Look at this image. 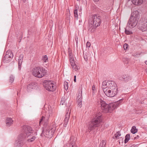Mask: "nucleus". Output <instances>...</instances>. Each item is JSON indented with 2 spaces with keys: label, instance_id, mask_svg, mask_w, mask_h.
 I'll list each match as a JSON object with an SVG mask.
<instances>
[{
  "label": "nucleus",
  "instance_id": "nucleus-40",
  "mask_svg": "<svg viewBox=\"0 0 147 147\" xmlns=\"http://www.w3.org/2000/svg\"><path fill=\"white\" fill-rule=\"evenodd\" d=\"M95 2H97L99 0H93Z\"/></svg>",
  "mask_w": 147,
  "mask_h": 147
},
{
  "label": "nucleus",
  "instance_id": "nucleus-9",
  "mask_svg": "<svg viewBox=\"0 0 147 147\" xmlns=\"http://www.w3.org/2000/svg\"><path fill=\"white\" fill-rule=\"evenodd\" d=\"M43 84L45 89L50 91H53L56 88L55 84L50 81L45 80Z\"/></svg>",
  "mask_w": 147,
  "mask_h": 147
},
{
  "label": "nucleus",
  "instance_id": "nucleus-27",
  "mask_svg": "<svg viewBox=\"0 0 147 147\" xmlns=\"http://www.w3.org/2000/svg\"><path fill=\"white\" fill-rule=\"evenodd\" d=\"M106 144V142L105 140H102L100 145L99 147H105Z\"/></svg>",
  "mask_w": 147,
  "mask_h": 147
},
{
  "label": "nucleus",
  "instance_id": "nucleus-31",
  "mask_svg": "<svg viewBox=\"0 0 147 147\" xmlns=\"http://www.w3.org/2000/svg\"><path fill=\"white\" fill-rule=\"evenodd\" d=\"M42 60L44 62H46L47 61H48V57L46 55L44 56L43 57Z\"/></svg>",
  "mask_w": 147,
  "mask_h": 147
},
{
  "label": "nucleus",
  "instance_id": "nucleus-5",
  "mask_svg": "<svg viewBox=\"0 0 147 147\" xmlns=\"http://www.w3.org/2000/svg\"><path fill=\"white\" fill-rule=\"evenodd\" d=\"M101 22L100 17L99 16L94 15L92 16V18L89 20V30L95 29L97 27L100 26Z\"/></svg>",
  "mask_w": 147,
  "mask_h": 147
},
{
  "label": "nucleus",
  "instance_id": "nucleus-1",
  "mask_svg": "<svg viewBox=\"0 0 147 147\" xmlns=\"http://www.w3.org/2000/svg\"><path fill=\"white\" fill-rule=\"evenodd\" d=\"M27 138H28L27 141L30 142L33 141L36 139V137L33 135V131L31 127L24 125L22 127L21 132L18 136L15 145L16 147H22Z\"/></svg>",
  "mask_w": 147,
  "mask_h": 147
},
{
  "label": "nucleus",
  "instance_id": "nucleus-41",
  "mask_svg": "<svg viewBox=\"0 0 147 147\" xmlns=\"http://www.w3.org/2000/svg\"><path fill=\"white\" fill-rule=\"evenodd\" d=\"M129 147H135V146L134 145H132L129 146Z\"/></svg>",
  "mask_w": 147,
  "mask_h": 147
},
{
  "label": "nucleus",
  "instance_id": "nucleus-34",
  "mask_svg": "<svg viewBox=\"0 0 147 147\" xmlns=\"http://www.w3.org/2000/svg\"><path fill=\"white\" fill-rule=\"evenodd\" d=\"M84 57L85 60L86 61H87L88 60V57L87 56V55H86V54L84 55Z\"/></svg>",
  "mask_w": 147,
  "mask_h": 147
},
{
  "label": "nucleus",
  "instance_id": "nucleus-35",
  "mask_svg": "<svg viewBox=\"0 0 147 147\" xmlns=\"http://www.w3.org/2000/svg\"><path fill=\"white\" fill-rule=\"evenodd\" d=\"M128 47V45L127 44L125 43L123 45V48L125 50L127 49Z\"/></svg>",
  "mask_w": 147,
  "mask_h": 147
},
{
  "label": "nucleus",
  "instance_id": "nucleus-13",
  "mask_svg": "<svg viewBox=\"0 0 147 147\" xmlns=\"http://www.w3.org/2000/svg\"><path fill=\"white\" fill-rule=\"evenodd\" d=\"M37 84L35 82H33L30 83L28 86L27 90L28 92L30 91L32 89H34L36 88Z\"/></svg>",
  "mask_w": 147,
  "mask_h": 147
},
{
  "label": "nucleus",
  "instance_id": "nucleus-44",
  "mask_svg": "<svg viewBox=\"0 0 147 147\" xmlns=\"http://www.w3.org/2000/svg\"><path fill=\"white\" fill-rule=\"evenodd\" d=\"M136 139V137H135V138H134V139Z\"/></svg>",
  "mask_w": 147,
  "mask_h": 147
},
{
  "label": "nucleus",
  "instance_id": "nucleus-6",
  "mask_svg": "<svg viewBox=\"0 0 147 147\" xmlns=\"http://www.w3.org/2000/svg\"><path fill=\"white\" fill-rule=\"evenodd\" d=\"M101 121V115L100 114H96L95 117L89 123L88 127L89 130L92 131L98 127L99 123Z\"/></svg>",
  "mask_w": 147,
  "mask_h": 147
},
{
  "label": "nucleus",
  "instance_id": "nucleus-17",
  "mask_svg": "<svg viewBox=\"0 0 147 147\" xmlns=\"http://www.w3.org/2000/svg\"><path fill=\"white\" fill-rule=\"evenodd\" d=\"M23 58V55H21L19 57L18 59V68L19 70L21 69V67L22 63Z\"/></svg>",
  "mask_w": 147,
  "mask_h": 147
},
{
  "label": "nucleus",
  "instance_id": "nucleus-45",
  "mask_svg": "<svg viewBox=\"0 0 147 147\" xmlns=\"http://www.w3.org/2000/svg\"><path fill=\"white\" fill-rule=\"evenodd\" d=\"M78 1H80V0H77Z\"/></svg>",
  "mask_w": 147,
  "mask_h": 147
},
{
  "label": "nucleus",
  "instance_id": "nucleus-39",
  "mask_svg": "<svg viewBox=\"0 0 147 147\" xmlns=\"http://www.w3.org/2000/svg\"><path fill=\"white\" fill-rule=\"evenodd\" d=\"M69 56L71 57V56H73L72 55V54L71 53H69Z\"/></svg>",
  "mask_w": 147,
  "mask_h": 147
},
{
  "label": "nucleus",
  "instance_id": "nucleus-26",
  "mask_svg": "<svg viewBox=\"0 0 147 147\" xmlns=\"http://www.w3.org/2000/svg\"><path fill=\"white\" fill-rule=\"evenodd\" d=\"M71 64L72 67L73 69H75L76 71L78 69V68L77 66L75 65L74 62L71 63Z\"/></svg>",
  "mask_w": 147,
  "mask_h": 147
},
{
  "label": "nucleus",
  "instance_id": "nucleus-16",
  "mask_svg": "<svg viewBox=\"0 0 147 147\" xmlns=\"http://www.w3.org/2000/svg\"><path fill=\"white\" fill-rule=\"evenodd\" d=\"M6 124L7 126H10L13 123V121L11 118L8 117L6 120Z\"/></svg>",
  "mask_w": 147,
  "mask_h": 147
},
{
  "label": "nucleus",
  "instance_id": "nucleus-7",
  "mask_svg": "<svg viewBox=\"0 0 147 147\" xmlns=\"http://www.w3.org/2000/svg\"><path fill=\"white\" fill-rule=\"evenodd\" d=\"M53 110L51 107H48L46 109V111L45 112V116H42L39 121L40 124L43 123L45 126L47 124L49 118L52 117V115Z\"/></svg>",
  "mask_w": 147,
  "mask_h": 147
},
{
  "label": "nucleus",
  "instance_id": "nucleus-23",
  "mask_svg": "<svg viewBox=\"0 0 147 147\" xmlns=\"http://www.w3.org/2000/svg\"><path fill=\"white\" fill-rule=\"evenodd\" d=\"M78 6H76V9L74 11V16L75 18H78Z\"/></svg>",
  "mask_w": 147,
  "mask_h": 147
},
{
  "label": "nucleus",
  "instance_id": "nucleus-14",
  "mask_svg": "<svg viewBox=\"0 0 147 147\" xmlns=\"http://www.w3.org/2000/svg\"><path fill=\"white\" fill-rule=\"evenodd\" d=\"M139 28L142 31H144L147 30V22L144 21L142 24L140 25Z\"/></svg>",
  "mask_w": 147,
  "mask_h": 147
},
{
  "label": "nucleus",
  "instance_id": "nucleus-3",
  "mask_svg": "<svg viewBox=\"0 0 147 147\" xmlns=\"http://www.w3.org/2000/svg\"><path fill=\"white\" fill-rule=\"evenodd\" d=\"M123 100V99H121L116 102L109 105L106 104L101 99H100L98 100V106H100L103 112L107 113L108 112H110L111 111L118 107L120 105Z\"/></svg>",
  "mask_w": 147,
  "mask_h": 147
},
{
  "label": "nucleus",
  "instance_id": "nucleus-43",
  "mask_svg": "<svg viewBox=\"0 0 147 147\" xmlns=\"http://www.w3.org/2000/svg\"><path fill=\"white\" fill-rule=\"evenodd\" d=\"M137 137H138V138L139 137V136H137Z\"/></svg>",
  "mask_w": 147,
  "mask_h": 147
},
{
  "label": "nucleus",
  "instance_id": "nucleus-10",
  "mask_svg": "<svg viewBox=\"0 0 147 147\" xmlns=\"http://www.w3.org/2000/svg\"><path fill=\"white\" fill-rule=\"evenodd\" d=\"M55 131V128H51L49 126L45 128L42 132L45 136L48 138H51L53 135Z\"/></svg>",
  "mask_w": 147,
  "mask_h": 147
},
{
  "label": "nucleus",
  "instance_id": "nucleus-38",
  "mask_svg": "<svg viewBox=\"0 0 147 147\" xmlns=\"http://www.w3.org/2000/svg\"><path fill=\"white\" fill-rule=\"evenodd\" d=\"M76 76H74V81L75 82H76Z\"/></svg>",
  "mask_w": 147,
  "mask_h": 147
},
{
  "label": "nucleus",
  "instance_id": "nucleus-20",
  "mask_svg": "<svg viewBox=\"0 0 147 147\" xmlns=\"http://www.w3.org/2000/svg\"><path fill=\"white\" fill-rule=\"evenodd\" d=\"M122 78H123L124 80L126 82L130 81L131 80V77L127 75L123 76Z\"/></svg>",
  "mask_w": 147,
  "mask_h": 147
},
{
  "label": "nucleus",
  "instance_id": "nucleus-11",
  "mask_svg": "<svg viewBox=\"0 0 147 147\" xmlns=\"http://www.w3.org/2000/svg\"><path fill=\"white\" fill-rule=\"evenodd\" d=\"M13 57L12 53L11 51H8L6 52V55L3 59L4 62L8 63L9 62L12 57Z\"/></svg>",
  "mask_w": 147,
  "mask_h": 147
},
{
  "label": "nucleus",
  "instance_id": "nucleus-21",
  "mask_svg": "<svg viewBox=\"0 0 147 147\" xmlns=\"http://www.w3.org/2000/svg\"><path fill=\"white\" fill-rule=\"evenodd\" d=\"M121 136V134L119 131L115 134L114 136H113V138L114 139H118L120 138Z\"/></svg>",
  "mask_w": 147,
  "mask_h": 147
},
{
  "label": "nucleus",
  "instance_id": "nucleus-4",
  "mask_svg": "<svg viewBox=\"0 0 147 147\" xmlns=\"http://www.w3.org/2000/svg\"><path fill=\"white\" fill-rule=\"evenodd\" d=\"M139 13L138 11H135L132 13L130 18L129 19L127 26L130 28L135 27L138 23L139 18Z\"/></svg>",
  "mask_w": 147,
  "mask_h": 147
},
{
  "label": "nucleus",
  "instance_id": "nucleus-24",
  "mask_svg": "<svg viewBox=\"0 0 147 147\" xmlns=\"http://www.w3.org/2000/svg\"><path fill=\"white\" fill-rule=\"evenodd\" d=\"M137 131L138 130L135 126H133L131 130V132L133 134H135L137 132Z\"/></svg>",
  "mask_w": 147,
  "mask_h": 147
},
{
  "label": "nucleus",
  "instance_id": "nucleus-8",
  "mask_svg": "<svg viewBox=\"0 0 147 147\" xmlns=\"http://www.w3.org/2000/svg\"><path fill=\"white\" fill-rule=\"evenodd\" d=\"M32 73L35 77L40 78L46 75L47 71L43 67H36L32 69Z\"/></svg>",
  "mask_w": 147,
  "mask_h": 147
},
{
  "label": "nucleus",
  "instance_id": "nucleus-2",
  "mask_svg": "<svg viewBox=\"0 0 147 147\" xmlns=\"http://www.w3.org/2000/svg\"><path fill=\"white\" fill-rule=\"evenodd\" d=\"M102 87L105 94L109 97H113L117 93V85L114 81H103Z\"/></svg>",
  "mask_w": 147,
  "mask_h": 147
},
{
  "label": "nucleus",
  "instance_id": "nucleus-12",
  "mask_svg": "<svg viewBox=\"0 0 147 147\" xmlns=\"http://www.w3.org/2000/svg\"><path fill=\"white\" fill-rule=\"evenodd\" d=\"M71 109V107L69 106V108L66 110V113L65 116V118L64 120V124L65 125V126L66 127L65 125H67L68 122L69 118V115L70 113V111Z\"/></svg>",
  "mask_w": 147,
  "mask_h": 147
},
{
  "label": "nucleus",
  "instance_id": "nucleus-18",
  "mask_svg": "<svg viewBox=\"0 0 147 147\" xmlns=\"http://www.w3.org/2000/svg\"><path fill=\"white\" fill-rule=\"evenodd\" d=\"M131 28H130L127 25L125 28V32L126 34L127 35H130L132 34V32L131 30Z\"/></svg>",
  "mask_w": 147,
  "mask_h": 147
},
{
  "label": "nucleus",
  "instance_id": "nucleus-22",
  "mask_svg": "<svg viewBox=\"0 0 147 147\" xmlns=\"http://www.w3.org/2000/svg\"><path fill=\"white\" fill-rule=\"evenodd\" d=\"M82 98H77V103L80 107L82 106Z\"/></svg>",
  "mask_w": 147,
  "mask_h": 147
},
{
  "label": "nucleus",
  "instance_id": "nucleus-25",
  "mask_svg": "<svg viewBox=\"0 0 147 147\" xmlns=\"http://www.w3.org/2000/svg\"><path fill=\"white\" fill-rule=\"evenodd\" d=\"M130 135L129 134H127L125 136V139L124 140L125 143H127L129 140Z\"/></svg>",
  "mask_w": 147,
  "mask_h": 147
},
{
  "label": "nucleus",
  "instance_id": "nucleus-15",
  "mask_svg": "<svg viewBox=\"0 0 147 147\" xmlns=\"http://www.w3.org/2000/svg\"><path fill=\"white\" fill-rule=\"evenodd\" d=\"M76 140V138L74 136H71V137L70 140L69 141L70 146H71V147H76L75 146V141Z\"/></svg>",
  "mask_w": 147,
  "mask_h": 147
},
{
  "label": "nucleus",
  "instance_id": "nucleus-29",
  "mask_svg": "<svg viewBox=\"0 0 147 147\" xmlns=\"http://www.w3.org/2000/svg\"><path fill=\"white\" fill-rule=\"evenodd\" d=\"M14 80V77L12 75L10 76L9 77V82L11 83L13 82Z\"/></svg>",
  "mask_w": 147,
  "mask_h": 147
},
{
  "label": "nucleus",
  "instance_id": "nucleus-30",
  "mask_svg": "<svg viewBox=\"0 0 147 147\" xmlns=\"http://www.w3.org/2000/svg\"><path fill=\"white\" fill-rule=\"evenodd\" d=\"M82 90H80L77 96V98H82Z\"/></svg>",
  "mask_w": 147,
  "mask_h": 147
},
{
  "label": "nucleus",
  "instance_id": "nucleus-37",
  "mask_svg": "<svg viewBox=\"0 0 147 147\" xmlns=\"http://www.w3.org/2000/svg\"><path fill=\"white\" fill-rule=\"evenodd\" d=\"M95 86L94 85H93L92 87V90L93 91V93L94 94L95 93Z\"/></svg>",
  "mask_w": 147,
  "mask_h": 147
},
{
  "label": "nucleus",
  "instance_id": "nucleus-33",
  "mask_svg": "<svg viewBox=\"0 0 147 147\" xmlns=\"http://www.w3.org/2000/svg\"><path fill=\"white\" fill-rule=\"evenodd\" d=\"M69 58L71 63L74 62L73 56H69Z\"/></svg>",
  "mask_w": 147,
  "mask_h": 147
},
{
  "label": "nucleus",
  "instance_id": "nucleus-19",
  "mask_svg": "<svg viewBox=\"0 0 147 147\" xmlns=\"http://www.w3.org/2000/svg\"><path fill=\"white\" fill-rule=\"evenodd\" d=\"M132 3L135 5H140L143 2L142 0H131Z\"/></svg>",
  "mask_w": 147,
  "mask_h": 147
},
{
  "label": "nucleus",
  "instance_id": "nucleus-42",
  "mask_svg": "<svg viewBox=\"0 0 147 147\" xmlns=\"http://www.w3.org/2000/svg\"><path fill=\"white\" fill-rule=\"evenodd\" d=\"M145 63L146 64V65H147V61H145Z\"/></svg>",
  "mask_w": 147,
  "mask_h": 147
},
{
  "label": "nucleus",
  "instance_id": "nucleus-46",
  "mask_svg": "<svg viewBox=\"0 0 147 147\" xmlns=\"http://www.w3.org/2000/svg\"><path fill=\"white\" fill-rule=\"evenodd\" d=\"M25 147H28L26 146Z\"/></svg>",
  "mask_w": 147,
  "mask_h": 147
},
{
  "label": "nucleus",
  "instance_id": "nucleus-36",
  "mask_svg": "<svg viewBox=\"0 0 147 147\" xmlns=\"http://www.w3.org/2000/svg\"><path fill=\"white\" fill-rule=\"evenodd\" d=\"M91 45V44L89 42H87L86 44V46L87 47L89 48Z\"/></svg>",
  "mask_w": 147,
  "mask_h": 147
},
{
  "label": "nucleus",
  "instance_id": "nucleus-32",
  "mask_svg": "<svg viewBox=\"0 0 147 147\" xmlns=\"http://www.w3.org/2000/svg\"><path fill=\"white\" fill-rule=\"evenodd\" d=\"M64 86L65 88V89L67 90L68 89V83L67 82H64Z\"/></svg>",
  "mask_w": 147,
  "mask_h": 147
},
{
  "label": "nucleus",
  "instance_id": "nucleus-28",
  "mask_svg": "<svg viewBox=\"0 0 147 147\" xmlns=\"http://www.w3.org/2000/svg\"><path fill=\"white\" fill-rule=\"evenodd\" d=\"M65 97H63L61 98V104L62 105H65Z\"/></svg>",
  "mask_w": 147,
  "mask_h": 147
}]
</instances>
